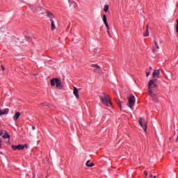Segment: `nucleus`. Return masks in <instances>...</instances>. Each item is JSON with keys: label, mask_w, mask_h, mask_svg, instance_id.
<instances>
[{"label": "nucleus", "mask_w": 178, "mask_h": 178, "mask_svg": "<svg viewBox=\"0 0 178 178\" xmlns=\"http://www.w3.org/2000/svg\"><path fill=\"white\" fill-rule=\"evenodd\" d=\"M104 97H100L101 102L103 103V105L106 106H112V102H111V97L108 95V94L104 92Z\"/></svg>", "instance_id": "nucleus-1"}, {"label": "nucleus", "mask_w": 178, "mask_h": 178, "mask_svg": "<svg viewBox=\"0 0 178 178\" xmlns=\"http://www.w3.org/2000/svg\"><path fill=\"white\" fill-rule=\"evenodd\" d=\"M107 33L108 34L109 37H112V36L111 35V33L109 32V31H107Z\"/></svg>", "instance_id": "nucleus-27"}, {"label": "nucleus", "mask_w": 178, "mask_h": 178, "mask_svg": "<svg viewBox=\"0 0 178 178\" xmlns=\"http://www.w3.org/2000/svg\"><path fill=\"white\" fill-rule=\"evenodd\" d=\"M0 134H8V132H6L5 130H1L0 131Z\"/></svg>", "instance_id": "nucleus-21"}, {"label": "nucleus", "mask_w": 178, "mask_h": 178, "mask_svg": "<svg viewBox=\"0 0 178 178\" xmlns=\"http://www.w3.org/2000/svg\"><path fill=\"white\" fill-rule=\"evenodd\" d=\"M104 10V12H108V10H109V6L105 5Z\"/></svg>", "instance_id": "nucleus-18"}, {"label": "nucleus", "mask_w": 178, "mask_h": 178, "mask_svg": "<svg viewBox=\"0 0 178 178\" xmlns=\"http://www.w3.org/2000/svg\"><path fill=\"white\" fill-rule=\"evenodd\" d=\"M70 6H72V5H71V4H70Z\"/></svg>", "instance_id": "nucleus-36"}, {"label": "nucleus", "mask_w": 178, "mask_h": 178, "mask_svg": "<svg viewBox=\"0 0 178 178\" xmlns=\"http://www.w3.org/2000/svg\"><path fill=\"white\" fill-rule=\"evenodd\" d=\"M149 26V24L147 25L146 30L148 29Z\"/></svg>", "instance_id": "nucleus-32"}, {"label": "nucleus", "mask_w": 178, "mask_h": 178, "mask_svg": "<svg viewBox=\"0 0 178 178\" xmlns=\"http://www.w3.org/2000/svg\"><path fill=\"white\" fill-rule=\"evenodd\" d=\"M149 70H152V67H149Z\"/></svg>", "instance_id": "nucleus-34"}, {"label": "nucleus", "mask_w": 178, "mask_h": 178, "mask_svg": "<svg viewBox=\"0 0 178 178\" xmlns=\"http://www.w3.org/2000/svg\"><path fill=\"white\" fill-rule=\"evenodd\" d=\"M117 104H118V106H119L120 109L122 110V101L118 99L117 100Z\"/></svg>", "instance_id": "nucleus-17"}, {"label": "nucleus", "mask_w": 178, "mask_h": 178, "mask_svg": "<svg viewBox=\"0 0 178 178\" xmlns=\"http://www.w3.org/2000/svg\"><path fill=\"white\" fill-rule=\"evenodd\" d=\"M150 73L149 72H147L146 73V77H148L149 76Z\"/></svg>", "instance_id": "nucleus-26"}, {"label": "nucleus", "mask_w": 178, "mask_h": 178, "mask_svg": "<svg viewBox=\"0 0 178 178\" xmlns=\"http://www.w3.org/2000/svg\"><path fill=\"white\" fill-rule=\"evenodd\" d=\"M156 87V83H155V81L152 79L149 81L148 88H149V94L150 97H154V88Z\"/></svg>", "instance_id": "nucleus-3"}, {"label": "nucleus", "mask_w": 178, "mask_h": 178, "mask_svg": "<svg viewBox=\"0 0 178 178\" xmlns=\"http://www.w3.org/2000/svg\"><path fill=\"white\" fill-rule=\"evenodd\" d=\"M32 9L34 12H38V10H40V9H42V8H41V7H39L38 9H37V10H34V8H32Z\"/></svg>", "instance_id": "nucleus-23"}, {"label": "nucleus", "mask_w": 178, "mask_h": 178, "mask_svg": "<svg viewBox=\"0 0 178 178\" xmlns=\"http://www.w3.org/2000/svg\"><path fill=\"white\" fill-rule=\"evenodd\" d=\"M154 47H154L153 49V52H157V50L156 49H159V44H158V42H156V40H154Z\"/></svg>", "instance_id": "nucleus-11"}, {"label": "nucleus", "mask_w": 178, "mask_h": 178, "mask_svg": "<svg viewBox=\"0 0 178 178\" xmlns=\"http://www.w3.org/2000/svg\"><path fill=\"white\" fill-rule=\"evenodd\" d=\"M24 147H26V148H27V145H12V149L14 151H16V149H18V151H21L22 149H24Z\"/></svg>", "instance_id": "nucleus-7"}, {"label": "nucleus", "mask_w": 178, "mask_h": 178, "mask_svg": "<svg viewBox=\"0 0 178 178\" xmlns=\"http://www.w3.org/2000/svg\"><path fill=\"white\" fill-rule=\"evenodd\" d=\"M1 145H2V140H1L0 139V148H1Z\"/></svg>", "instance_id": "nucleus-29"}, {"label": "nucleus", "mask_w": 178, "mask_h": 178, "mask_svg": "<svg viewBox=\"0 0 178 178\" xmlns=\"http://www.w3.org/2000/svg\"><path fill=\"white\" fill-rule=\"evenodd\" d=\"M21 115H22V113H20V112L15 113V114L13 116V120H15V122H16V120H17V119H19V118H20Z\"/></svg>", "instance_id": "nucleus-9"}, {"label": "nucleus", "mask_w": 178, "mask_h": 178, "mask_svg": "<svg viewBox=\"0 0 178 178\" xmlns=\"http://www.w3.org/2000/svg\"><path fill=\"white\" fill-rule=\"evenodd\" d=\"M177 138H178V136H177Z\"/></svg>", "instance_id": "nucleus-37"}, {"label": "nucleus", "mask_w": 178, "mask_h": 178, "mask_svg": "<svg viewBox=\"0 0 178 178\" xmlns=\"http://www.w3.org/2000/svg\"><path fill=\"white\" fill-rule=\"evenodd\" d=\"M144 175L145 177H147V176H148V172H147V171H144Z\"/></svg>", "instance_id": "nucleus-24"}, {"label": "nucleus", "mask_w": 178, "mask_h": 178, "mask_svg": "<svg viewBox=\"0 0 178 178\" xmlns=\"http://www.w3.org/2000/svg\"><path fill=\"white\" fill-rule=\"evenodd\" d=\"M32 130H35V126H32Z\"/></svg>", "instance_id": "nucleus-28"}, {"label": "nucleus", "mask_w": 178, "mask_h": 178, "mask_svg": "<svg viewBox=\"0 0 178 178\" xmlns=\"http://www.w3.org/2000/svg\"><path fill=\"white\" fill-rule=\"evenodd\" d=\"M153 80L154 81V83H156L158 79H153Z\"/></svg>", "instance_id": "nucleus-30"}, {"label": "nucleus", "mask_w": 178, "mask_h": 178, "mask_svg": "<svg viewBox=\"0 0 178 178\" xmlns=\"http://www.w3.org/2000/svg\"><path fill=\"white\" fill-rule=\"evenodd\" d=\"M103 22H104V23H108V21L106 19V15H103Z\"/></svg>", "instance_id": "nucleus-19"}, {"label": "nucleus", "mask_w": 178, "mask_h": 178, "mask_svg": "<svg viewBox=\"0 0 178 178\" xmlns=\"http://www.w3.org/2000/svg\"><path fill=\"white\" fill-rule=\"evenodd\" d=\"M1 69H2L3 72L5 71V67H3V65H1Z\"/></svg>", "instance_id": "nucleus-25"}, {"label": "nucleus", "mask_w": 178, "mask_h": 178, "mask_svg": "<svg viewBox=\"0 0 178 178\" xmlns=\"http://www.w3.org/2000/svg\"><path fill=\"white\" fill-rule=\"evenodd\" d=\"M10 136H9V134H4L3 136V138H10Z\"/></svg>", "instance_id": "nucleus-20"}, {"label": "nucleus", "mask_w": 178, "mask_h": 178, "mask_svg": "<svg viewBox=\"0 0 178 178\" xmlns=\"http://www.w3.org/2000/svg\"><path fill=\"white\" fill-rule=\"evenodd\" d=\"M139 124L142 127V129H143L145 133H147V121H145L144 118H139Z\"/></svg>", "instance_id": "nucleus-6"}, {"label": "nucleus", "mask_w": 178, "mask_h": 178, "mask_svg": "<svg viewBox=\"0 0 178 178\" xmlns=\"http://www.w3.org/2000/svg\"><path fill=\"white\" fill-rule=\"evenodd\" d=\"M134 105H136V97L134 95H131L128 97L127 106L130 108L132 111L134 110Z\"/></svg>", "instance_id": "nucleus-4"}, {"label": "nucleus", "mask_w": 178, "mask_h": 178, "mask_svg": "<svg viewBox=\"0 0 178 178\" xmlns=\"http://www.w3.org/2000/svg\"><path fill=\"white\" fill-rule=\"evenodd\" d=\"M74 95H75L76 98H79V89L76 87H74Z\"/></svg>", "instance_id": "nucleus-13"}, {"label": "nucleus", "mask_w": 178, "mask_h": 178, "mask_svg": "<svg viewBox=\"0 0 178 178\" xmlns=\"http://www.w3.org/2000/svg\"><path fill=\"white\" fill-rule=\"evenodd\" d=\"M69 3H72V1L71 0H68Z\"/></svg>", "instance_id": "nucleus-31"}, {"label": "nucleus", "mask_w": 178, "mask_h": 178, "mask_svg": "<svg viewBox=\"0 0 178 178\" xmlns=\"http://www.w3.org/2000/svg\"><path fill=\"white\" fill-rule=\"evenodd\" d=\"M104 24H105L106 29H107L108 30H109V25L108 24V22L104 23Z\"/></svg>", "instance_id": "nucleus-22"}, {"label": "nucleus", "mask_w": 178, "mask_h": 178, "mask_svg": "<svg viewBox=\"0 0 178 178\" xmlns=\"http://www.w3.org/2000/svg\"><path fill=\"white\" fill-rule=\"evenodd\" d=\"M149 177H154L153 175H152V174H151V175H149Z\"/></svg>", "instance_id": "nucleus-33"}, {"label": "nucleus", "mask_w": 178, "mask_h": 178, "mask_svg": "<svg viewBox=\"0 0 178 178\" xmlns=\"http://www.w3.org/2000/svg\"><path fill=\"white\" fill-rule=\"evenodd\" d=\"M161 73V71L159 70H155L153 72V77H158Z\"/></svg>", "instance_id": "nucleus-12"}, {"label": "nucleus", "mask_w": 178, "mask_h": 178, "mask_svg": "<svg viewBox=\"0 0 178 178\" xmlns=\"http://www.w3.org/2000/svg\"><path fill=\"white\" fill-rule=\"evenodd\" d=\"M144 37H148L149 35V29L147 28L146 31L143 33Z\"/></svg>", "instance_id": "nucleus-16"}, {"label": "nucleus", "mask_w": 178, "mask_h": 178, "mask_svg": "<svg viewBox=\"0 0 178 178\" xmlns=\"http://www.w3.org/2000/svg\"><path fill=\"white\" fill-rule=\"evenodd\" d=\"M51 86L52 87L55 86L56 87L57 90H62V81L58 78H54L50 81Z\"/></svg>", "instance_id": "nucleus-2"}, {"label": "nucleus", "mask_w": 178, "mask_h": 178, "mask_svg": "<svg viewBox=\"0 0 178 178\" xmlns=\"http://www.w3.org/2000/svg\"><path fill=\"white\" fill-rule=\"evenodd\" d=\"M47 16L50 19V21L51 22V31H54V30L56 29V26L55 25V21H54V18L55 17V15L49 11L47 13Z\"/></svg>", "instance_id": "nucleus-5"}, {"label": "nucleus", "mask_w": 178, "mask_h": 178, "mask_svg": "<svg viewBox=\"0 0 178 178\" xmlns=\"http://www.w3.org/2000/svg\"><path fill=\"white\" fill-rule=\"evenodd\" d=\"M154 95L153 96H150L152 97V99H153V101H154V102H158V97H156V95L155 94V92H154Z\"/></svg>", "instance_id": "nucleus-15"}, {"label": "nucleus", "mask_w": 178, "mask_h": 178, "mask_svg": "<svg viewBox=\"0 0 178 178\" xmlns=\"http://www.w3.org/2000/svg\"><path fill=\"white\" fill-rule=\"evenodd\" d=\"M86 166H88V168H92V166H95V164H94V163H90V160L86 162Z\"/></svg>", "instance_id": "nucleus-14"}, {"label": "nucleus", "mask_w": 178, "mask_h": 178, "mask_svg": "<svg viewBox=\"0 0 178 178\" xmlns=\"http://www.w3.org/2000/svg\"><path fill=\"white\" fill-rule=\"evenodd\" d=\"M7 113H9V109L6 108L3 110H0V116L1 115H7Z\"/></svg>", "instance_id": "nucleus-10"}, {"label": "nucleus", "mask_w": 178, "mask_h": 178, "mask_svg": "<svg viewBox=\"0 0 178 178\" xmlns=\"http://www.w3.org/2000/svg\"><path fill=\"white\" fill-rule=\"evenodd\" d=\"M153 178H156V176H154Z\"/></svg>", "instance_id": "nucleus-35"}, {"label": "nucleus", "mask_w": 178, "mask_h": 178, "mask_svg": "<svg viewBox=\"0 0 178 178\" xmlns=\"http://www.w3.org/2000/svg\"><path fill=\"white\" fill-rule=\"evenodd\" d=\"M91 67L95 68L94 70L95 73H99L101 72V67H99L98 65L92 64Z\"/></svg>", "instance_id": "nucleus-8"}]
</instances>
